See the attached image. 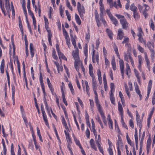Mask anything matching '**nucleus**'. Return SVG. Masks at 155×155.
I'll list each match as a JSON object with an SVG mask.
<instances>
[{"instance_id": "64", "label": "nucleus", "mask_w": 155, "mask_h": 155, "mask_svg": "<svg viewBox=\"0 0 155 155\" xmlns=\"http://www.w3.org/2000/svg\"><path fill=\"white\" fill-rule=\"evenodd\" d=\"M150 28L152 29L153 31L155 30V26L154 24L153 20L152 19H150Z\"/></svg>"}, {"instance_id": "36", "label": "nucleus", "mask_w": 155, "mask_h": 155, "mask_svg": "<svg viewBox=\"0 0 155 155\" xmlns=\"http://www.w3.org/2000/svg\"><path fill=\"white\" fill-rule=\"evenodd\" d=\"M118 140L117 141L116 145L117 147H119L122 144V141L120 134L117 135Z\"/></svg>"}, {"instance_id": "22", "label": "nucleus", "mask_w": 155, "mask_h": 155, "mask_svg": "<svg viewBox=\"0 0 155 155\" xmlns=\"http://www.w3.org/2000/svg\"><path fill=\"white\" fill-rule=\"evenodd\" d=\"M12 89V99L13 102V104H15V86L13 84L11 85Z\"/></svg>"}, {"instance_id": "26", "label": "nucleus", "mask_w": 155, "mask_h": 155, "mask_svg": "<svg viewBox=\"0 0 155 155\" xmlns=\"http://www.w3.org/2000/svg\"><path fill=\"white\" fill-rule=\"evenodd\" d=\"M33 7L35 8V10L36 12H38V15L39 17L41 16V5L40 4L39 2L38 3V7L36 5H35L34 7Z\"/></svg>"}, {"instance_id": "4", "label": "nucleus", "mask_w": 155, "mask_h": 155, "mask_svg": "<svg viewBox=\"0 0 155 155\" xmlns=\"http://www.w3.org/2000/svg\"><path fill=\"white\" fill-rule=\"evenodd\" d=\"M77 10L78 12V14L82 19L84 18V15L85 13V9L84 7L83 6H82L80 2H78L77 3Z\"/></svg>"}, {"instance_id": "45", "label": "nucleus", "mask_w": 155, "mask_h": 155, "mask_svg": "<svg viewBox=\"0 0 155 155\" xmlns=\"http://www.w3.org/2000/svg\"><path fill=\"white\" fill-rule=\"evenodd\" d=\"M133 17L136 20H137L140 18V15L137 11L133 12Z\"/></svg>"}, {"instance_id": "56", "label": "nucleus", "mask_w": 155, "mask_h": 155, "mask_svg": "<svg viewBox=\"0 0 155 155\" xmlns=\"http://www.w3.org/2000/svg\"><path fill=\"white\" fill-rule=\"evenodd\" d=\"M0 8L2 11V13L4 14L5 16L6 15V13L5 12V10L4 5H2L1 2L0 3Z\"/></svg>"}, {"instance_id": "54", "label": "nucleus", "mask_w": 155, "mask_h": 155, "mask_svg": "<svg viewBox=\"0 0 155 155\" xmlns=\"http://www.w3.org/2000/svg\"><path fill=\"white\" fill-rule=\"evenodd\" d=\"M63 27H62V30H63V32L64 35V36L65 38H67V37H69V36L66 30L65 29L64 26L62 25Z\"/></svg>"}, {"instance_id": "47", "label": "nucleus", "mask_w": 155, "mask_h": 155, "mask_svg": "<svg viewBox=\"0 0 155 155\" xmlns=\"http://www.w3.org/2000/svg\"><path fill=\"white\" fill-rule=\"evenodd\" d=\"M59 58L60 59H62L67 61V58L65 56L64 54L61 52L58 53Z\"/></svg>"}, {"instance_id": "40", "label": "nucleus", "mask_w": 155, "mask_h": 155, "mask_svg": "<svg viewBox=\"0 0 155 155\" xmlns=\"http://www.w3.org/2000/svg\"><path fill=\"white\" fill-rule=\"evenodd\" d=\"M2 142L3 147V153L4 155H6L7 149L5 146V143L3 139H2Z\"/></svg>"}, {"instance_id": "14", "label": "nucleus", "mask_w": 155, "mask_h": 155, "mask_svg": "<svg viewBox=\"0 0 155 155\" xmlns=\"http://www.w3.org/2000/svg\"><path fill=\"white\" fill-rule=\"evenodd\" d=\"M22 65L23 68V80L25 81L26 86L27 88H28V83L27 78L26 77V72L25 70V65L24 62L22 63Z\"/></svg>"}, {"instance_id": "8", "label": "nucleus", "mask_w": 155, "mask_h": 155, "mask_svg": "<svg viewBox=\"0 0 155 155\" xmlns=\"http://www.w3.org/2000/svg\"><path fill=\"white\" fill-rule=\"evenodd\" d=\"M97 90H94L93 91L95 95L94 101L96 104L97 109L102 107V106L101 104L100 101L98 99V95L97 92Z\"/></svg>"}, {"instance_id": "3", "label": "nucleus", "mask_w": 155, "mask_h": 155, "mask_svg": "<svg viewBox=\"0 0 155 155\" xmlns=\"http://www.w3.org/2000/svg\"><path fill=\"white\" fill-rule=\"evenodd\" d=\"M89 75L92 78V88L93 90H97V86L96 80L94 74L93 73V69L92 65L90 64L89 65Z\"/></svg>"}, {"instance_id": "50", "label": "nucleus", "mask_w": 155, "mask_h": 155, "mask_svg": "<svg viewBox=\"0 0 155 155\" xmlns=\"http://www.w3.org/2000/svg\"><path fill=\"white\" fill-rule=\"evenodd\" d=\"M138 33L137 34V36L138 37L142 36L143 35V33L142 31V29L141 27H138Z\"/></svg>"}, {"instance_id": "51", "label": "nucleus", "mask_w": 155, "mask_h": 155, "mask_svg": "<svg viewBox=\"0 0 155 155\" xmlns=\"http://www.w3.org/2000/svg\"><path fill=\"white\" fill-rule=\"evenodd\" d=\"M73 138L74 140V141H75V143H76V144L79 146V148L81 147H82V146L81 145V144L80 143V142L79 141V140L77 139L74 136V135L73 134Z\"/></svg>"}, {"instance_id": "57", "label": "nucleus", "mask_w": 155, "mask_h": 155, "mask_svg": "<svg viewBox=\"0 0 155 155\" xmlns=\"http://www.w3.org/2000/svg\"><path fill=\"white\" fill-rule=\"evenodd\" d=\"M96 119L100 124L101 128L103 129L104 128V126L100 117L98 116L96 118Z\"/></svg>"}, {"instance_id": "2", "label": "nucleus", "mask_w": 155, "mask_h": 155, "mask_svg": "<svg viewBox=\"0 0 155 155\" xmlns=\"http://www.w3.org/2000/svg\"><path fill=\"white\" fill-rule=\"evenodd\" d=\"M72 56L75 60L74 62V68L76 70L79 72V68L78 66L80 62V60L79 55V50L78 48H76L75 50L73 51Z\"/></svg>"}, {"instance_id": "1", "label": "nucleus", "mask_w": 155, "mask_h": 155, "mask_svg": "<svg viewBox=\"0 0 155 155\" xmlns=\"http://www.w3.org/2000/svg\"><path fill=\"white\" fill-rule=\"evenodd\" d=\"M124 60L127 62V63L126 64V74L128 78H130L131 74V71L128 63L130 61L133 67H134L135 65L134 60L131 56V54L129 52L128 49L126 53H124Z\"/></svg>"}, {"instance_id": "37", "label": "nucleus", "mask_w": 155, "mask_h": 155, "mask_svg": "<svg viewBox=\"0 0 155 155\" xmlns=\"http://www.w3.org/2000/svg\"><path fill=\"white\" fill-rule=\"evenodd\" d=\"M90 109L91 111L94 112V104L93 100L89 99Z\"/></svg>"}, {"instance_id": "44", "label": "nucleus", "mask_w": 155, "mask_h": 155, "mask_svg": "<svg viewBox=\"0 0 155 155\" xmlns=\"http://www.w3.org/2000/svg\"><path fill=\"white\" fill-rule=\"evenodd\" d=\"M130 9L131 11L134 12L137 11V7L135 6L134 4L133 3L130 6Z\"/></svg>"}, {"instance_id": "46", "label": "nucleus", "mask_w": 155, "mask_h": 155, "mask_svg": "<svg viewBox=\"0 0 155 155\" xmlns=\"http://www.w3.org/2000/svg\"><path fill=\"white\" fill-rule=\"evenodd\" d=\"M147 45L150 51L154 50L153 49L154 47L153 45L149 41H148L147 44Z\"/></svg>"}, {"instance_id": "32", "label": "nucleus", "mask_w": 155, "mask_h": 155, "mask_svg": "<svg viewBox=\"0 0 155 155\" xmlns=\"http://www.w3.org/2000/svg\"><path fill=\"white\" fill-rule=\"evenodd\" d=\"M119 62L120 71H124V65L123 60L122 59H120Z\"/></svg>"}, {"instance_id": "6", "label": "nucleus", "mask_w": 155, "mask_h": 155, "mask_svg": "<svg viewBox=\"0 0 155 155\" xmlns=\"http://www.w3.org/2000/svg\"><path fill=\"white\" fill-rule=\"evenodd\" d=\"M97 147L100 152L103 155H104V152L102 147L101 146V137L100 135L99 134L98 135L97 138L95 139Z\"/></svg>"}, {"instance_id": "13", "label": "nucleus", "mask_w": 155, "mask_h": 155, "mask_svg": "<svg viewBox=\"0 0 155 155\" xmlns=\"http://www.w3.org/2000/svg\"><path fill=\"white\" fill-rule=\"evenodd\" d=\"M152 84V81L151 80H150L148 82L147 86V97L145 98V101H147L148 99L149 95L150 94Z\"/></svg>"}, {"instance_id": "42", "label": "nucleus", "mask_w": 155, "mask_h": 155, "mask_svg": "<svg viewBox=\"0 0 155 155\" xmlns=\"http://www.w3.org/2000/svg\"><path fill=\"white\" fill-rule=\"evenodd\" d=\"M84 52L86 58L88 56V45L87 44H86L84 47Z\"/></svg>"}, {"instance_id": "55", "label": "nucleus", "mask_w": 155, "mask_h": 155, "mask_svg": "<svg viewBox=\"0 0 155 155\" xmlns=\"http://www.w3.org/2000/svg\"><path fill=\"white\" fill-rule=\"evenodd\" d=\"M129 40V39L128 37H124V38L123 41L122 42V43L123 44H125V46H126L127 45Z\"/></svg>"}, {"instance_id": "63", "label": "nucleus", "mask_w": 155, "mask_h": 155, "mask_svg": "<svg viewBox=\"0 0 155 155\" xmlns=\"http://www.w3.org/2000/svg\"><path fill=\"white\" fill-rule=\"evenodd\" d=\"M110 19L113 22V23L114 24L115 26L117 25L118 23V21L115 17L113 16V18H112Z\"/></svg>"}, {"instance_id": "52", "label": "nucleus", "mask_w": 155, "mask_h": 155, "mask_svg": "<svg viewBox=\"0 0 155 155\" xmlns=\"http://www.w3.org/2000/svg\"><path fill=\"white\" fill-rule=\"evenodd\" d=\"M85 84L86 86V91L87 94V95L88 96H89L90 95V92H89V90H90V88L89 87L88 82L87 81H85Z\"/></svg>"}, {"instance_id": "25", "label": "nucleus", "mask_w": 155, "mask_h": 155, "mask_svg": "<svg viewBox=\"0 0 155 155\" xmlns=\"http://www.w3.org/2000/svg\"><path fill=\"white\" fill-rule=\"evenodd\" d=\"M91 147L95 151L97 150V148L95 144V142L93 139H91L89 141Z\"/></svg>"}, {"instance_id": "58", "label": "nucleus", "mask_w": 155, "mask_h": 155, "mask_svg": "<svg viewBox=\"0 0 155 155\" xmlns=\"http://www.w3.org/2000/svg\"><path fill=\"white\" fill-rule=\"evenodd\" d=\"M150 58L153 61L155 56V53L154 50L150 51Z\"/></svg>"}, {"instance_id": "27", "label": "nucleus", "mask_w": 155, "mask_h": 155, "mask_svg": "<svg viewBox=\"0 0 155 155\" xmlns=\"http://www.w3.org/2000/svg\"><path fill=\"white\" fill-rule=\"evenodd\" d=\"M48 38L49 45L51 46H52V43L51 41V38L52 37V34L51 31H48Z\"/></svg>"}, {"instance_id": "35", "label": "nucleus", "mask_w": 155, "mask_h": 155, "mask_svg": "<svg viewBox=\"0 0 155 155\" xmlns=\"http://www.w3.org/2000/svg\"><path fill=\"white\" fill-rule=\"evenodd\" d=\"M61 122L63 126L65 127V128L66 129V130H69L68 127L67 125V124L65 120L64 117L63 116H61Z\"/></svg>"}, {"instance_id": "10", "label": "nucleus", "mask_w": 155, "mask_h": 155, "mask_svg": "<svg viewBox=\"0 0 155 155\" xmlns=\"http://www.w3.org/2000/svg\"><path fill=\"white\" fill-rule=\"evenodd\" d=\"M92 61L94 63H95L96 62L97 63L99 62V55L98 52H96L94 50V48L93 49L92 52Z\"/></svg>"}, {"instance_id": "34", "label": "nucleus", "mask_w": 155, "mask_h": 155, "mask_svg": "<svg viewBox=\"0 0 155 155\" xmlns=\"http://www.w3.org/2000/svg\"><path fill=\"white\" fill-rule=\"evenodd\" d=\"M117 4L115 1L113 3V6L117 8H118V6L120 8H121L122 5L120 3V0H117Z\"/></svg>"}, {"instance_id": "31", "label": "nucleus", "mask_w": 155, "mask_h": 155, "mask_svg": "<svg viewBox=\"0 0 155 155\" xmlns=\"http://www.w3.org/2000/svg\"><path fill=\"white\" fill-rule=\"evenodd\" d=\"M151 138L150 137H149L147 141V152H149L150 148V147L151 146Z\"/></svg>"}, {"instance_id": "38", "label": "nucleus", "mask_w": 155, "mask_h": 155, "mask_svg": "<svg viewBox=\"0 0 155 155\" xmlns=\"http://www.w3.org/2000/svg\"><path fill=\"white\" fill-rule=\"evenodd\" d=\"M75 18L77 23L79 25H80L81 24V21L79 16L76 13L75 14Z\"/></svg>"}, {"instance_id": "16", "label": "nucleus", "mask_w": 155, "mask_h": 155, "mask_svg": "<svg viewBox=\"0 0 155 155\" xmlns=\"http://www.w3.org/2000/svg\"><path fill=\"white\" fill-rule=\"evenodd\" d=\"M118 110L120 116L121 118L123 119V118H124V110L120 102H118Z\"/></svg>"}, {"instance_id": "41", "label": "nucleus", "mask_w": 155, "mask_h": 155, "mask_svg": "<svg viewBox=\"0 0 155 155\" xmlns=\"http://www.w3.org/2000/svg\"><path fill=\"white\" fill-rule=\"evenodd\" d=\"M111 64L113 70L114 71H115L117 69V67L114 58L112 59Z\"/></svg>"}, {"instance_id": "30", "label": "nucleus", "mask_w": 155, "mask_h": 155, "mask_svg": "<svg viewBox=\"0 0 155 155\" xmlns=\"http://www.w3.org/2000/svg\"><path fill=\"white\" fill-rule=\"evenodd\" d=\"M48 85L52 95H56V94L54 92V89L53 86L51 83L48 84Z\"/></svg>"}, {"instance_id": "23", "label": "nucleus", "mask_w": 155, "mask_h": 155, "mask_svg": "<svg viewBox=\"0 0 155 155\" xmlns=\"http://www.w3.org/2000/svg\"><path fill=\"white\" fill-rule=\"evenodd\" d=\"M39 80L40 82V84L42 90H44V88H45L44 84L43 81V78L42 75V73L40 71L39 73Z\"/></svg>"}, {"instance_id": "24", "label": "nucleus", "mask_w": 155, "mask_h": 155, "mask_svg": "<svg viewBox=\"0 0 155 155\" xmlns=\"http://www.w3.org/2000/svg\"><path fill=\"white\" fill-rule=\"evenodd\" d=\"M107 120H108V124L109 128L112 130L113 129V122L111 118L110 115L108 114L107 115Z\"/></svg>"}, {"instance_id": "43", "label": "nucleus", "mask_w": 155, "mask_h": 155, "mask_svg": "<svg viewBox=\"0 0 155 155\" xmlns=\"http://www.w3.org/2000/svg\"><path fill=\"white\" fill-rule=\"evenodd\" d=\"M15 61H16L17 64V68H18V73L19 74V75H21V69H20V62H19V61L18 60V58H17V59H15V60L14 61V63H15Z\"/></svg>"}, {"instance_id": "15", "label": "nucleus", "mask_w": 155, "mask_h": 155, "mask_svg": "<svg viewBox=\"0 0 155 155\" xmlns=\"http://www.w3.org/2000/svg\"><path fill=\"white\" fill-rule=\"evenodd\" d=\"M120 21L122 28L124 29H126L128 24L125 18H121L120 19Z\"/></svg>"}, {"instance_id": "19", "label": "nucleus", "mask_w": 155, "mask_h": 155, "mask_svg": "<svg viewBox=\"0 0 155 155\" xmlns=\"http://www.w3.org/2000/svg\"><path fill=\"white\" fill-rule=\"evenodd\" d=\"M124 33L122 29L120 28L118 30V34L117 37V40H122L124 36Z\"/></svg>"}, {"instance_id": "53", "label": "nucleus", "mask_w": 155, "mask_h": 155, "mask_svg": "<svg viewBox=\"0 0 155 155\" xmlns=\"http://www.w3.org/2000/svg\"><path fill=\"white\" fill-rule=\"evenodd\" d=\"M137 48L138 50L141 53H144H144L146 52H144V48L141 47L140 45L139 44H137Z\"/></svg>"}, {"instance_id": "5", "label": "nucleus", "mask_w": 155, "mask_h": 155, "mask_svg": "<svg viewBox=\"0 0 155 155\" xmlns=\"http://www.w3.org/2000/svg\"><path fill=\"white\" fill-rule=\"evenodd\" d=\"M41 111L43 120L45 123V125L47 126L48 128H50V127L49 126L47 116L44 110V106L42 104L41 105Z\"/></svg>"}, {"instance_id": "61", "label": "nucleus", "mask_w": 155, "mask_h": 155, "mask_svg": "<svg viewBox=\"0 0 155 155\" xmlns=\"http://www.w3.org/2000/svg\"><path fill=\"white\" fill-rule=\"evenodd\" d=\"M11 155H15L14 152V146L13 143H12L11 146Z\"/></svg>"}, {"instance_id": "49", "label": "nucleus", "mask_w": 155, "mask_h": 155, "mask_svg": "<svg viewBox=\"0 0 155 155\" xmlns=\"http://www.w3.org/2000/svg\"><path fill=\"white\" fill-rule=\"evenodd\" d=\"M5 5L7 13L9 12V11L11 10L10 6V2H5Z\"/></svg>"}, {"instance_id": "28", "label": "nucleus", "mask_w": 155, "mask_h": 155, "mask_svg": "<svg viewBox=\"0 0 155 155\" xmlns=\"http://www.w3.org/2000/svg\"><path fill=\"white\" fill-rule=\"evenodd\" d=\"M106 32L110 39L111 40H113V34L112 31L108 28H107L106 30Z\"/></svg>"}, {"instance_id": "48", "label": "nucleus", "mask_w": 155, "mask_h": 155, "mask_svg": "<svg viewBox=\"0 0 155 155\" xmlns=\"http://www.w3.org/2000/svg\"><path fill=\"white\" fill-rule=\"evenodd\" d=\"M100 17L102 16V15H103V13L104 11V5L102 4L100 5Z\"/></svg>"}, {"instance_id": "18", "label": "nucleus", "mask_w": 155, "mask_h": 155, "mask_svg": "<svg viewBox=\"0 0 155 155\" xmlns=\"http://www.w3.org/2000/svg\"><path fill=\"white\" fill-rule=\"evenodd\" d=\"M135 90L136 93L139 95L140 97V100H141L142 97V95L141 94V91L140 90L139 86L136 83L134 85Z\"/></svg>"}, {"instance_id": "39", "label": "nucleus", "mask_w": 155, "mask_h": 155, "mask_svg": "<svg viewBox=\"0 0 155 155\" xmlns=\"http://www.w3.org/2000/svg\"><path fill=\"white\" fill-rule=\"evenodd\" d=\"M44 90H42L43 93V94L44 95V103L45 106V107L48 106L47 102L46 101V98L45 96L46 95V93L45 91V88H44Z\"/></svg>"}, {"instance_id": "29", "label": "nucleus", "mask_w": 155, "mask_h": 155, "mask_svg": "<svg viewBox=\"0 0 155 155\" xmlns=\"http://www.w3.org/2000/svg\"><path fill=\"white\" fill-rule=\"evenodd\" d=\"M30 53L31 58H33L35 54V50L33 48V45L31 43L30 44Z\"/></svg>"}, {"instance_id": "21", "label": "nucleus", "mask_w": 155, "mask_h": 155, "mask_svg": "<svg viewBox=\"0 0 155 155\" xmlns=\"http://www.w3.org/2000/svg\"><path fill=\"white\" fill-rule=\"evenodd\" d=\"M144 58L146 62V64L147 68L149 71H150V60L148 58L147 53L146 52L144 53Z\"/></svg>"}, {"instance_id": "11", "label": "nucleus", "mask_w": 155, "mask_h": 155, "mask_svg": "<svg viewBox=\"0 0 155 155\" xmlns=\"http://www.w3.org/2000/svg\"><path fill=\"white\" fill-rule=\"evenodd\" d=\"M138 68L140 72L142 71V64L143 63V59L141 55H139L138 56Z\"/></svg>"}, {"instance_id": "59", "label": "nucleus", "mask_w": 155, "mask_h": 155, "mask_svg": "<svg viewBox=\"0 0 155 155\" xmlns=\"http://www.w3.org/2000/svg\"><path fill=\"white\" fill-rule=\"evenodd\" d=\"M138 37V40L139 42L141 43H143L144 45H146V42L145 40H144L143 38V36H139Z\"/></svg>"}, {"instance_id": "17", "label": "nucleus", "mask_w": 155, "mask_h": 155, "mask_svg": "<svg viewBox=\"0 0 155 155\" xmlns=\"http://www.w3.org/2000/svg\"><path fill=\"white\" fill-rule=\"evenodd\" d=\"M29 127H30V130L31 131V133L32 134V136L33 139V140L34 142V145H36L37 144V140L36 139V136L35 134L34 133V131L33 130V127H32V126L31 125H29Z\"/></svg>"}, {"instance_id": "9", "label": "nucleus", "mask_w": 155, "mask_h": 155, "mask_svg": "<svg viewBox=\"0 0 155 155\" xmlns=\"http://www.w3.org/2000/svg\"><path fill=\"white\" fill-rule=\"evenodd\" d=\"M98 111L99 112L102 121L105 126H107V123L106 119V117L105 116L104 113L103 112L102 107L100 108L97 109Z\"/></svg>"}, {"instance_id": "62", "label": "nucleus", "mask_w": 155, "mask_h": 155, "mask_svg": "<svg viewBox=\"0 0 155 155\" xmlns=\"http://www.w3.org/2000/svg\"><path fill=\"white\" fill-rule=\"evenodd\" d=\"M71 41L72 43V44L74 46V48L75 49L76 48H78L77 47L76 41L75 39L73 37V36H72V38H71Z\"/></svg>"}, {"instance_id": "60", "label": "nucleus", "mask_w": 155, "mask_h": 155, "mask_svg": "<svg viewBox=\"0 0 155 155\" xmlns=\"http://www.w3.org/2000/svg\"><path fill=\"white\" fill-rule=\"evenodd\" d=\"M52 56L53 58L55 60H57L58 59V56L56 54L55 50L54 48L53 49Z\"/></svg>"}, {"instance_id": "12", "label": "nucleus", "mask_w": 155, "mask_h": 155, "mask_svg": "<svg viewBox=\"0 0 155 155\" xmlns=\"http://www.w3.org/2000/svg\"><path fill=\"white\" fill-rule=\"evenodd\" d=\"M136 120L137 122V125L139 126L140 129L139 131V134H140V129L142 127V125L141 124V121L140 120V116L137 110L136 111Z\"/></svg>"}, {"instance_id": "20", "label": "nucleus", "mask_w": 155, "mask_h": 155, "mask_svg": "<svg viewBox=\"0 0 155 155\" xmlns=\"http://www.w3.org/2000/svg\"><path fill=\"white\" fill-rule=\"evenodd\" d=\"M20 110L21 113L22 117L23 119L24 122L25 123H27L28 122L27 119L26 117L25 111L22 105L20 106Z\"/></svg>"}, {"instance_id": "33", "label": "nucleus", "mask_w": 155, "mask_h": 155, "mask_svg": "<svg viewBox=\"0 0 155 155\" xmlns=\"http://www.w3.org/2000/svg\"><path fill=\"white\" fill-rule=\"evenodd\" d=\"M4 67H5V60L3 59L2 61L0 66V71L2 74H3L4 72Z\"/></svg>"}, {"instance_id": "7", "label": "nucleus", "mask_w": 155, "mask_h": 155, "mask_svg": "<svg viewBox=\"0 0 155 155\" xmlns=\"http://www.w3.org/2000/svg\"><path fill=\"white\" fill-rule=\"evenodd\" d=\"M97 90H94L93 91L95 95L94 101L96 104L97 109L102 107V106L101 104L100 101L98 99V95L97 92Z\"/></svg>"}]
</instances>
